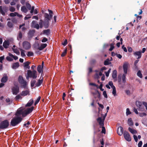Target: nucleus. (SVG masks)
Here are the masks:
<instances>
[{
    "label": "nucleus",
    "mask_w": 147,
    "mask_h": 147,
    "mask_svg": "<svg viewBox=\"0 0 147 147\" xmlns=\"http://www.w3.org/2000/svg\"><path fill=\"white\" fill-rule=\"evenodd\" d=\"M36 82V81L35 80H32L31 82V86L32 87H33Z\"/></svg>",
    "instance_id": "47"
},
{
    "label": "nucleus",
    "mask_w": 147,
    "mask_h": 147,
    "mask_svg": "<svg viewBox=\"0 0 147 147\" xmlns=\"http://www.w3.org/2000/svg\"><path fill=\"white\" fill-rule=\"evenodd\" d=\"M44 20L50 21L53 15H49L47 13H45L44 14Z\"/></svg>",
    "instance_id": "11"
},
{
    "label": "nucleus",
    "mask_w": 147,
    "mask_h": 147,
    "mask_svg": "<svg viewBox=\"0 0 147 147\" xmlns=\"http://www.w3.org/2000/svg\"><path fill=\"white\" fill-rule=\"evenodd\" d=\"M92 94L95 98H98L99 100L100 99V92H92Z\"/></svg>",
    "instance_id": "15"
},
{
    "label": "nucleus",
    "mask_w": 147,
    "mask_h": 147,
    "mask_svg": "<svg viewBox=\"0 0 147 147\" xmlns=\"http://www.w3.org/2000/svg\"><path fill=\"white\" fill-rule=\"evenodd\" d=\"M22 46L23 48L26 50H28L31 48L30 43L27 41H24L23 42Z\"/></svg>",
    "instance_id": "9"
},
{
    "label": "nucleus",
    "mask_w": 147,
    "mask_h": 147,
    "mask_svg": "<svg viewBox=\"0 0 147 147\" xmlns=\"http://www.w3.org/2000/svg\"><path fill=\"white\" fill-rule=\"evenodd\" d=\"M116 55L117 57L119 59H121L122 57V56L120 54L117 53Z\"/></svg>",
    "instance_id": "64"
},
{
    "label": "nucleus",
    "mask_w": 147,
    "mask_h": 147,
    "mask_svg": "<svg viewBox=\"0 0 147 147\" xmlns=\"http://www.w3.org/2000/svg\"><path fill=\"white\" fill-rule=\"evenodd\" d=\"M133 137L134 140H135V141L136 142H137L138 141V138L136 135H134Z\"/></svg>",
    "instance_id": "57"
},
{
    "label": "nucleus",
    "mask_w": 147,
    "mask_h": 147,
    "mask_svg": "<svg viewBox=\"0 0 147 147\" xmlns=\"http://www.w3.org/2000/svg\"><path fill=\"white\" fill-rule=\"evenodd\" d=\"M128 50L129 52H132V49L131 47H127Z\"/></svg>",
    "instance_id": "62"
},
{
    "label": "nucleus",
    "mask_w": 147,
    "mask_h": 147,
    "mask_svg": "<svg viewBox=\"0 0 147 147\" xmlns=\"http://www.w3.org/2000/svg\"><path fill=\"white\" fill-rule=\"evenodd\" d=\"M67 49L66 48L65 50L62 53V54L61 55L62 57H63L67 53Z\"/></svg>",
    "instance_id": "42"
},
{
    "label": "nucleus",
    "mask_w": 147,
    "mask_h": 147,
    "mask_svg": "<svg viewBox=\"0 0 147 147\" xmlns=\"http://www.w3.org/2000/svg\"><path fill=\"white\" fill-rule=\"evenodd\" d=\"M111 70V69L110 68L109 69V70H108L107 72H106L105 75H106V76L107 77H108L109 76V73L110 72Z\"/></svg>",
    "instance_id": "54"
},
{
    "label": "nucleus",
    "mask_w": 147,
    "mask_h": 147,
    "mask_svg": "<svg viewBox=\"0 0 147 147\" xmlns=\"http://www.w3.org/2000/svg\"><path fill=\"white\" fill-rule=\"evenodd\" d=\"M102 71H100L99 72V74L98 73H96L95 75L96 76H97V78H98L99 77V76H101L102 75Z\"/></svg>",
    "instance_id": "51"
},
{
    "label": "nucleus",
    "mask_w": 147,
    "mask_h": 147,
    "mask_svg": "<svg viewBox=\"0 0 147 147\" xmlns=\"http://www.w3.org/2000/svg\"><path fill=\"white\" fill-rule=\"evenodd\" d=\"M6 59L9 61H11L13 60V59L9 56H7Z\"/></svg>",
    "instance_id": "53"
},
{
    "label": "nucleus",
    "mask_w": 147,
    "mask_h": 147,
    "mask_svg": "<svg viewBox=\"0 0 147 147\" xmlns=\"http://www.w3.org/2000/svg\"><path fill=\"white\" fill-rule=\"evenodd\" d=\"M39 27H40V26H39V25L38 24H36L34 26V28H36L37 29H39Z\"/></svg>",
    "instance_id": "61"
},
{
    "label": "nucleus",
    "mask_w": 147,
    "mask_h": 147,
    "mask_svg": "<svg viewBox=\"0 0 147 147\" xmlns=\"http://www.w3.org/2000/svg\"><path fill=\"white\" fill-rule=\"evenodd\" d=\"M117 71L116 70H114L113 71L112 75V77L113 78L115 79L117 78Z\"/></svg>",
    "instance_id": "26"
},
{
    "label": "nucleus",
    "mask_w": 147,
    "mask_h": 147,
    "mask_svg": "<svg viewBox=\"0 0 147 147\" xmlns=\"http://www.w3.org/2000/svg\"><path fill=\"white\" fill-rule=\"evenodd\" d=\"M34 109V107L32 106L30 108H28L24 110H23L21 108L18 109L16 112L15 114V116L11 119L10 124L12 126H15L22 120L23 118L21 116L22 115V117H25L31 113Z\"/></svg>",
    "instance_id": "1"
},
{
    "label": "nucleus",
    "mask_w": 147,
    "mask_h": 147,
    "mask_svg": "<svg viewBox=\"0 0 147 147\" xmlns=\"http://www.w3.org/2000/svg\"><path fill=\"white\" fill-rule=\"evenodd\" d=\"M89 85L90 86H94V87H97L98 86V85H96V84L94 83H90L89 84Z\"/></svg>",
    "instance_id": "56"
},
{
    "label": "nucleus",
    "mask_w": 147,
    "mask_h": 147,
    "mask_svg": "<svg viewBox=\"0 0 147 147\" xmlns=\"http://www.w3.org/2000/svg\"><path fill=\"white\" fill-rule=\"evenodd\" d=\"M133 111L136 114H138V111H137V109L136 108H134L133 109Z\"/></svg>",
    "instance_id": "59"
},
{
    "label": "nucleus",
    "mask_w": 147,
    "mask_h": 147,
    "mask_svg": "<svg viewBox=\"0 0 147 147\" xmlns=\"http://www.w3.org/2000/svg\"><path fill=\"white\" fill-rule=\"evenodd\" d=\"M101 127L102 128L101 133H102L105 134L106 129H105V127L104 126H101Z\"/></svg>",
    "instance_id": "45"
},
{
    "label": "nucleus",
    "mask_w": 147,
    "mask_h": 147,
    "mask_svg": "<svg viewBox=\"0 0 147 147\" xmlns=\"http://www.w3.org/2000/svg\"><path fill=\"white\" fill-rule=\"evenodd\" d=\"M47 45L46 43L41 44L40 46V47L39 44H37L34 45V47L39 49L40 51H41L45 48Z\"/></svg>",
    "instance_id": "8"
},
{
    "label": "nucleus",
    "mask_w": 147,
    "mask_h": 147,
    "mask_svg": "<svg viewBox=\"0 0 147 147\" xmlns=\"http://www.w3.org/2000/svg\"><path fill=\"white\" fill-rule=\"evenodd\" d=\"M40 98H41V97L40 96H39L38 97V98H37V99H36V100L34 102V105H35V106L38 103V102H39V101L40 100Z\"/></svg>",
    "instance_id": "37"
},
{
    "label": "nucleus",
    "mask_w": 147,
    "mask_h": 147,
    "mask_svg": "<svg viewBox=\"0 0 147 147\" xmlns=\"http://www.w3.org/2000/svg\"><path fill=\"white\" fill-rule=\"evenodd\" d=\"M19 88L17 85H14L12 88V92H19Z\"/></svg>",
    "instance_id": "21"
},
{
    "label": "nucleus",
    "mask_w": 147,
    "mask_h": 147,
    "mask_svg": "<svg viewBox=\"0 0 147 147\" xmlns=\"http://www.w3.org/2000/svg\"><path fill=\"white\" fill-rule=\"evenodd\" d=\"M22 32L20 31L19 32L18 36H17V39L19 40L20 39H22Z\"/></svg>",
    "instance_id": "30"
},
{
    "label": "nucleus",
    "mask_w": 147,
    "mask_h": 147,
    "mask_svg": "<svg viewBox=\"0 0 147 147\" xmlns=\"http://www.w3.org/2000/svg\"><path fill=\"white\" fill-rule=\"evenodd\" d=\"M18 81L22 87L25 88L27 85V82L24 80L21 76H20L18 78Z\"/></svg>",
    "instance_id": "7"
},
{
    "label": "nucleus",
    "mask_w": 147,
    "mask_h": 147,
    "mask_svg": "<svg viewBox=\"0 0 147 147\" xmlns=\"http://www.w3.org/2000/svg\"><path fill=\"white\" fill-rule=\"evenodd\" d=\"M43 78L41 80H39L38 82L35 84L36 86H39L42 84L43 81Z\"/></svg>",
    "instance_id": "27"
},
{
    "label": "nucleus",
    "mask_w": 147,
    "mask_h": 147,
    "mask_svg": "<svg viewBox=\"0 0 147 147\" xmlns=\"http://www.w3.org/2000/svg\"><path fill=\"white\" fill-rule=\"evenodd\" d=\"M8 80V77L7 75L5 74L2 78L1 82L3 83L6 82Z\"/></svg>",
    "instance_id": "17"
},
{
    "label": "nucleus",
    "mask_w": 147,
    "mask_h": 147,
    "mask_svg": "<svg viewBox=\"0 0 147 147\" xmlns=\"http://www.w3.org/2000/svg\"><path fill=\"white\" fill-rule=\"evenodd\" d=\"M43 34H46V35H48L50 34V30L48 29L47 30H44L43 31Z\"/></svg>",
    "instance_id": "33"
},
{
    "label": "nucleus",
    "mask_w": 147,
    "mask_h": 147,
    "mask_svg": "<svg viewBox=\"0 0 147 147\" xmlns=\"http://www.w3.org/2000/svg\"><path fill=\"white\" fill-rule=\"evenodd\" d=\"M129 131L132 134H136L137 131L136 130L132 129L130 127H129L128 129Z\"/></svg>",
    "instance_id": "25"
},
{
    "label": "nucleus",
    "mask_w": 147,
    "mask_h": 147,
    "mask_svg": "<svg viewBox=\"0 0 147 147\" xmlns=\"http://www.w3.org/2000/svg\"><path fill=\"white\" fill-rule=\"evenodd\" d=\"M35 30H30L28 34V37L29 38H31L34 36L35 32Z\"/></svg>",
    "instance_id": "12"
},
{
    "label": "nucleus",
    "mask_w": 147,
    "mask_h": 147,
    "mask_svg": "<svg viewBox=\"0 0 147 147\" xmlns=\"http://www.w3.org/2000/svg\"><path fill=\"white\" fill-rule=\"evenodd\" d=\"M18 92H13L14 95H17L15 98V99L16 100H18L19 99H22V96H25L29 94V92H21L20 94H18Z\"/></svg>",
    "instance_id": "5"
},
{
    "label": "nucleus",
    "mask_w": 147,
    "mask_h": 147,
    "mask_svg": "<svg viewBox=\"0 0 147 147\" xmlns=\"http://www.w3.org/2000/svg\"><path fill=\"white\" fill-rule=\"evenodd\" d=\"M16 14H18L17 12H15L14 13H11L9 14V15L11 17H14L16 16Z\"/></svg>",
    "instance_id": "46"
},
{
    "label": "nucleus",
    "mask_w": 147,
    "mask_h": 147,
    "mask_svg": "<svg viewBox=\"0 0 147 147\" xmlns=\"http://www.w3.org/2000/svg\"><path fill=\"white\" fill-rule=\"evenodd\" d=\"M142 52L141 51H136L134 53V55L135 56H138L137 59H140L141 57Z\"/></svg>",
    "instance_id": "18"
},
{
    "label": "nucleus",
    "mask_w": 147,
    "mask_h": 147,
    "mask_svg": "<svg viewBox=\"0 0 147 147\" xmlns=\"http://www.w3.org/2000/svg\"><path fill=\"white\" fill-rule=\"evenodd\" d=\"M15 9L12 6H11L9 7V10L11 12H14L15 11Z\"/></svg>",
    "instance_id": "49"
},
{
    "label": "nucleus",
    "mask_w": 147,
    "mask_h": 147,
    "mask_svg": "<svg viewBox=\"0 0 147 147\" xmlns=\"http://www.w3.org/2000/svg\"><path fill=\"white\" fill-rule=\"evenodd\" d=\"M19 66L18 62H16L13 63L12 65V68L13 69H16L18 68Z\"/></svg>",
    "instance_id": "24"
},
{
    "label": "nucleus",
    "mask_w": 147,
    "mask_h": 147,
    "mask_svg": "<svg viewBox=\"0 0 147 147\" xmlns=\"http://www.w3.org/2000/svg\"><path fill=\"white\" fill-rule=\"evenodd\" d=\"M26 5L27 8L29 10H30L31 8V5L28 3L26 2Z\"/></svg>",
    "instance_id": "39"
},
{
    "label": "nucleus",
    "mask_w": 147,
    "mask_h": 147,
    "mask_svg": "<svg viewBox=\"0 0 147 147\" xmlns=\"http://www.w3.org/2000/svg\"><path fill=\"white\" fill-rule=\"evenodd\" d=\"M137 76L140 77V78H142L143 76L142 74L141 73V71L139 70L138 71L137 73Z\"/></svg>",
    "instance_id": "34"
},
{
    "label": "nucleus",
    "mask_w": 147,
    "mask_h": 147,
    "mask_svg": "<svg viewBox=\"0 0 147 147\" xmlns=\"http://www.w3.org/2000/svg\"><path fill=\"white\" fill-rule=\"evenodd\" d=\"M30 63V62H29L28 61H26V62L24 63L23 64L24 65V67H28L29 64Z\"/></svg>",
    "instance_id": "48"
},
{
    "label": "nucleus",
    "mask_w": 147,
    "mask_h": 147,
    "mask_svg": "<svg viewBox=\"0 0 147 147\" xmlns=\"http://www.w3.org/2000/svg\"><path fill=\"white\" fill-rule=\"evenodd\" d=\"M127 123L129 126H132L134 125V122L131 118H129L127 120Z\"/></svg>",
    "instance_id": "22"
},
{
    "label": "nucleus",
    "mask_w": 147,
    "mask_h": 147,
    "mask_svg": "<svg viewBox=\"0 0 147 147\" xmlns=\"http://www.w3.org/2000/svg\"><path fill=\"white\" fill-rule=\"evenodd\" d=\"M123 134L125 139L127 141L129 142L131 140V138L128 132L124 131Z\"/></svg>",
    "instance_id": "10"
},
{
    "label": "nucleus",
    "mask_w": 147,
    "mask_h": 147,
    "mask_svg": "<svg viewBox=\"0 0 147 147\" xmlns=\"http://www.w3.org/2000/svg\"><path fill=\"white\" fill-rule=\"evenodd\" d=\"M123 128L121 127H119L117 129V133L119 136H121L123 134Z\"/></svg>",
    "instance_id": "14"
},
{
    "label": "nucleus",
    "mask_w": 147,
    "mask_h": 147,
    "mask_svg": "<svg viewBox=\"0 0 147 147\" xmlns=\"http://www.w3.org/2000/svg\"><path fill=\"white\" fill-rule=\"evenodd\" d=\"M8 26L10 28H12L13 27V24L12 23L10 22H8L7 23Z\"/></svg>",
    "instance_id": "40"
},
{
    "label": "nucleus",
    "mask_w": 147,
    "mask_h": 147,
    "mask_svg": "<svg viewBox=\"0 0 147 147\" xmlns=\"http://www.w3.org/2000/svg\"><path fill=\"white\" fill-rule=\"evenodd\" d=\"M4 58V56H3L0 57V62L1 63H3V60Z\"/></svg>",
    "instance_id": "58"
},
{
    "label": "nucleus",
    "mask_w": 147,
    "mask_h": 147,
    "mask_svg": "<svg viewBox=\"0 0 147 147\" xmlns=\"http://www.w3.org/2000/svg\"><path fill=\"white\" fill-rule=\"evenodd\" d=\"M30 124V123L29 121H28L26 123H24L23 125V127H28V126L27 125H28Z\"/></svg>",
    "instance_id": "52"
},
{
    "label": "nucleus",
    "mask_w": 147,
    "mask_h": 147,
    "mask_svg": "<svg viewBox=\"0 0 147 147\" xmlns=\"http://www.w3.org/2000/svg\"><path fill=\"white\" fill-rule=\"evenodd\" d=\"M142 142L141 141H140L138 144V147H141L142 145Z\"/></svg>",
    "instance_id": "63"
},
{
    "label": "nucleus",
    "mask_w": 147,
    "mask_h": 147,
    "mask_svg": "<svg viewBox=\"0 0 147 147\" xmlns=\"http://www.w3.org/2000/svg\"><path fill=\"white\" fill-rule=\"evenodd\" d=\"M67 44V39H65L63 42H62V44L64 46L66 45Z\"/></svg>",
    "instance_id": "55"
},
{
    "label": "nucleus",
    "mask_w": 147,
    "mask_h": 147,
    "mask_svg": "<svg viewBox=\"0 0 147 147\" xmlns=\"http://www.w3.org/2000/svg\"><path fill=\"white\" fill-rule=\"evenodd\" d=\"M38 24L40 25V28H42L43 27V21L42 20H40Z\"/></svg>",
    "instance_id": "36"
},
{
    "label": "nucleus",
    "mask_w": 147,
    "mask_h": 147,
    "mask_svg": "<svg viewBox=\"0 0 147 147\" xmlns=\"http://www.w3.org/2000/svg\"><path fill=\"white\" fill-rule=\"evenodd\" d=\"M97 122L100 126V127L104 125V121L102 120L101 117H99L96 119Z\"/></svg>",
    "instance_id": "13"
},
{
    "label": "nucleus",
    "mask_w": 147,
    "mask_h": 147,
    "mask_svg": "<svg viewBox=\"0 0 147 147\" xmlns=\"http://www.w3.org/2000/svg\"><path fill=\"white\" fill-rule=\"evenodd\" d=\"M143 102H141L139 100H137L136 102V105L138 107V109L139 111L142 112L144 110Z\"/></svg>",
    "instance_id": "4"
},
{
    "label": "nucleus",
    "mask_w": 147,
    "mask_h": 147,
    "mask_svg": "<svg viewBox=\"0 0 147 147\" xmlns=\"http://www.w3.org/2000/svg\"><path fill=\"white\" fill-rule=\"evenodd\" d=\"M9 125V123L7 120H5L0 123V129H4L8 127Z\"/></svg>",
    "instance_id": "6"
},
{
    "label": "nucleus",
    "mask_w": 147,
    "mask_h": 147,
    "mask_svg": "<svg viewBox=\"0 0 147 147\" xmlns=\"http://www.w3.org/2000/svg\"><path fill=\"white\" fill-rule=\"evenodd\" d=\"M109 85L111 86L113 89L112 92H116L115 87L113 85V83L112 81H110L109 82Z\"/></svg>",
    "instance_id": "19"
},
{
    "label": "nucleus",
    "mask_w": 147,
    "mask_h": 147,
    "mask_svg": "<svg viewBox=\"0 0 147 147\" xmlns=\"http://www.w3.org/2000/svg\"><path fill=\"white\" fill-rule=\"evenodd\" d=\"M43 26L45 28H48L49 26V23L50 21L46 20H43Z\"/></svg>",
    "instance_id": "16"
},
{
    "label": "nucleus",
    "mask_w": 147,
    "mask_h": 147,
    "mask_svg": "<svg viewBox=\"0 0 147 147\" xmlns=\"http://www.w3.org/2000/svg\"><path fill=\"white\" fill-rule=\"evenodd\" d=\"M131 111H130L129 109V108H127L126 109V115L127 116H128V115L131 114Z\"/></svg>",
    "instance_id": "44"
},
{
    "label": "nucleus",
    "mask_w": 147,
    "mask_h": 147,
    "mask_svg": "<svg viewBox=\"0 0 147 147\" xmlns=\"http://www.w3.org/2000/svg\"><path fill=\"white\" fill-rule=\"evenodd\" d=\"M21 10L22 12L24 13H26L28 11V9L25 6H23L21 7Z\"/></svg>",
    "instance_id": "29"
},
{
    "label": "nucleus",
    "mask_w": 147,
    "mask_h": 147,
    "mask_svg": "<svg viewBox=\"0 0 147 147\" xmlns=\"http://www.w3.org/2000/svg\"><path fill=\"white\" fill-rule=\"evenodd\" d=\"M3 9L5 11V12H7L8 10V8L6 6H4L2 7Z\"/></svg>",
    "instance_id": "50"
},
{
    "label": "nucleus",
    "mask_w": 147,
    "mask_h": 147,
    "mask_svg": "<svg viewBox=\"0 0 147 147\" xmlns=\"http://www.w3.org/2000/svg\"><path fill=\"white\" fill-rule=\"evenodd\" d=\"M0 13L3 16L5 15V13L2 9V7L1 6H0Z\"/></svg>",
    "instance_id": "32"
},
{
    "label": "nucleus",
    "mask_w": 147,
    "mask_h": 147,
    "mask_svg": "<svg viewBox=\"0 0 147 147\" xmlns=\"http://www.w3.org/2000/svg\"><path fill=\"white\" fill-rule=\"evenodd\" d=\"M127 64L126 63H124L123 65V68L124 74H123L122 77V82L124 83H125L126 82V74H127Z\"/></svg>",
    "instance_id": "3"
},
{
    "label": "nucleus",
    "mask_w": 147,
    "mask_h": 147,
    "mask_svg": "<svg viewBox=\"0 0 147 147\" xmlns=\"http://www.w3.org/2000/svg\"><path fill=\"white\" fill-rule=\"evenodd\" d=\"M37 77L36 71V70H33L32 71L30 70L28 71L27 76H26V78L27 80H28L29 78L36 79Z\"/></svg>",
    "instance_id": "2"
},
{
    "label": "nucleus",
    "mask_w": 147,
    "mask_h": 147,
    "mask_svg": "<svg viewBox=\"0 0 147 147\" xmlns=\"http://www.w3.org/2000/svg\"><path fill=\"white\" fill-rule=\"evenodd\" d=\"M34 102L33 100L32 99H31L28 102V103L25 105L26 107H30L33 104Z\"/></svg>",
    "instance_id": "23"
},
{
    "label": "nucleus",
    "mask_w": 147,
    "mask_h": 147,
    "mask_svg": "<svg viewBox=\"0 0 147 147\" xmlns=\"http://www.w3.org/2000/svg\"><path fill=\"white\" fill-rule=\"evenodd\" d=\"M47 39L45 37H44L42 40V42H47Z\"/></svg>",
    "instance_id": "60"
},
{
    "label": "nucleus",
    "mask_w": 147,
    "mask_h": 147,
    "mask_svg": "<svg viewBox=\"0 0 147 147\" xmlns=\"http://www.w3.org/2000/svg\"><path fill=\"white\" fill-rule=\"evenodd\" d=\"M27 55L28 57L33 56L34 55L32 51H28L27 53Z\"/></svg>",
    "instance_id": "41"
},
{
    "label": "nucleus",
    "mask_w": 147,
    "mask_h": 147,
    "mask_svg": "<svg viewBox=\"0 0 147 147\" xmlns=\"http://www.w3.org/2000/svg\"><path fill=\"white\" fill-rule=\"evenodd\" d=\"M20 50L21 51V55L22 57H25L26 56L24 52L25 51L22 49H20Z\"/></svg>",
    "instance_id": "35"
},
{
    "label": "nucleus",
    "mask_w": 147,
    "mask_h": 147,
    "mask_svg": "<svg viewBox=\"0 0 147 147\" xmlns=\"http://www.w3.org/2000/svg\"><path fill=\"white\" fill-rule=\"evenodd\" d=\"M114 44L111 43L110 45V48L109 49V50L110 51H112L114 48Z\"/></svg>",
    "instance_id": "43"
},
{
    "label": "nucleus",
    "mask_w": 147,
    "mask_h": 147,
    "mask_svg": "<svg viewBox=\"0 0 147 147\" xmlns=\"http://www.w3.org/2000/svg\"><path fill=\"white\" fill-rule=\"evenodd\" d=\"M43 68L41 67V65H39L37 68V71L39 73H40L42 71Z\"/></svg>",
    "instance_id": "31"
},
{
    "label": "nucleus",
    "mask_w": 147,
    "mask_h": 147,
    "mask_svg": "<svg viewBox=\"0 0 147 147\" xmlns=\"http://www.w3.org/2000/svg\"><path fill=\"white\" fill-rule=\"evenodd\" d=\"M109 59H107L105 60V61L104 64L105 65H107L110 64H111V62H109Z\"/></svg>",
    "instance_id": "28"
},
{
    "label": "nucleus",
    "mask_w": 147,
    "mask_h": 147,
    "mask_svg": "<svg viewBox=\"0 0 147 147\" xmlns=\"http://www.w3.org/2000/svg\"><path fill=\"white\" fill-rule=\"evenodd\" d=\"M139 115L141 117L143 116H146L147 115L145 113H138Z\"/></svg>",
    "instance_id": "38"
},
{
    "label": "nucleus",
    "mask_w": 147,
    "mask_h": 147,
    "mask_svg": "<svg viewBox=\"0 0 147 147\" xmlns=\"http://www.w3.org/2000/svg\"><path fill=\"white\" fill-rule=\"evenodd\" d=\"M9 45V42L8 40H5L3 43V46L5 49H7L8 48Z\"/></svg>",
    "instance_id": "20"
}]
</instances>
